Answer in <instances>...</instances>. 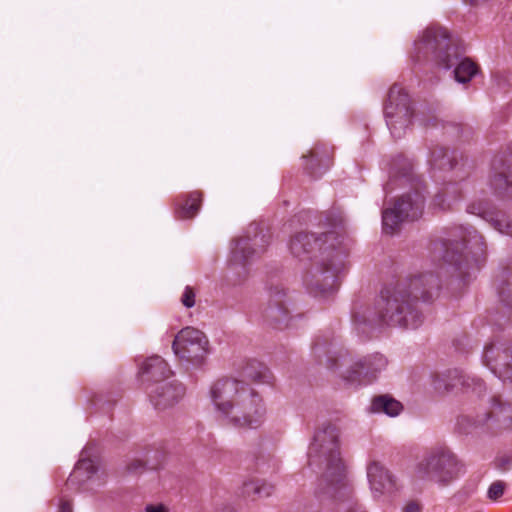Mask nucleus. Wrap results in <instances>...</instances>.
Listing matches in <instances>:
<instances>
[{"label":"nucleus","mask_w":512,"mask_h":512,"mask_svg":"<svg viewBox=\"0 0 512 512\" xmlns=\"http://www.w3.org/2000/svg\"><path fill=\"white\" fill-rule=\"evenodd\" d=\"M275 491V486L262 479H252L244 482L242 494L252 500H258L270 497Z\"/></svg>","instance_id":"23"},{"label":"nucleus","mask_w":512,"mask_h":512,"mask_svg":"<svg viewBox=\"0 0 512 512\" xmlns=\"http://www.w3.org/2000/svg\"><path fill=\"white\" fill-rule=\"evenodd\" d=\"M146 512H169L168 508L163 504L148 505Z\"/></svg>","instance_id":"32"},{"label":"nucleus","mask_w":512,"mask_h":512,"mask_svg":"<svg viewBox=\"0 0 512 512\" xmlns=\"http://www.w3.org/2000/svg\"><path fill=\"white\" fill-rule=\"evenodd\" d=\"M313 350L315 354H318L320 352V346L318 343L314 345Z\"/></svg>","instance_id":"38"},{"label":"nucleus","mask_w":512,"mask_h":512,"mask_svg":"<svg viewBox=\"0 0 512 512\" xmlns=\"http://www.w3.org/2000/svg\"><path fill=\"white\" fill-rule=\"evenodd\" d=\"M402 404L389 395H380L373 399L371 411L376 413H385L388 416H397L402 410Z\"/></svg>","instance_id":"25"},{"label":"nucleus","mask_w":512,"mask_h":512,"mask_svg":"<svg viewBox=\"0 0 512 512\" xmlns=\"http://www.w3.org/2000/svg\"><path fill=\"white\" fill-rule=\"evenodd\" d=\"M443 259L446 263L461 266V259L468 262L471 255L476 261L485 255L486 245L484 238L474 228H465L461 236V243L455 237L444 244Z\"/></svg>","instance_id":"6"},{"label":"nucleus","mask_w":512,"mask_h":512,"mask_svg":"<svg viewBox=\"0 0 512 512\" xmlns=\"http://www.w3.org/2000/svg\"><path fill=\"white\" fill-rule=\"evenodd\" d=\"M210 397L216 409L236 427L255 428L265 417L262 397L245 381L218 379L210 387Z\"/></svg>","instance_id":"3"},{"label":"nucleus","mask_w":512,"mask_h":512,"mask_svg":"<svg viewBox=\"0 0 512 512\" xmlns=\"http://www.w3.org/2000/svg\"><path fill=\"white\" fill-rule=\"evenodd\" d=\"M469 212L486 220L495 230L507 236H512V219L501 211L488 210L481 205L472 204Z\"/></svg>","instance_id":"18"},{"label":"nucleus","mask_w":512,"mask_h":512,"mask_svg":"<svg viewBox=\"0 0 512 512\" xmlns=\"http://www.w3.org/2000/svg\"><path fill=\"white\" fill-rule=\"evenodd\" d=\"M303 158L307 160L306 169L315 175H321L331 162L329 151L320 146H315L307 154L303 155Z\"/></svg>","instance_id":"20"},{"label":"nucleus","mask_w":512,"mask_h":512,"mask_svg":"<svg viewBox=\"0 0 512 512\" xmlns=\"http://www.w3.org/2000/svg\"><path fill=\"white\" fill-rule=\"evenodd\" d=\"M367 477L371 490L382 494L386 489L392 487V478L388 471L379 462L372 461L367 467Z\"/></svg>","instance_id":"19"},{"label":"nucleus","mask_w":512,"mask_h":512,"mask_svg":"<svg viewBox=\"0 0 512 512\" xmlns=\"http://www.w3.org/2000/svg\"><path fill=\"white\" fill-rule=\"evenodd\" d=\"M484 359L493 374L502 381H512V348L504 345H490L485 348Z\"/></svg>","instance_id":"13"},{"label":"nucleus","mask_w":512,"mask_h":512,"mask_svg":"<svg viewBox=\"0 0 512 512\" xmlns=\"http://www.w3.org/2000/svg\"><path fill=\"white\" fill-rule=\"evenodd\" d=\"M498 294L503 303L508 306H512V279L499 285Z\"/></svg>","instance_id":"29"},{"label":"nucleus","mask_w":512,"mask_h":512,"mask_svg":"<svg viewBox=\"0 0 512 512\" xmlns=\"http://www.w3.org/2000/svg\"><path fill=\"white\" fill-rule=\"evenodd\" d=\"M402 208H403V209H406V210H409V209H410V205L406 203V204H404V205L402 206Z\"/></svg>","instance_id":"39"},{"label":"nucleus","mask_w":512,"mask_h":512,"mask_svg":"<svg viewBox=\"0 0 512 512\" xmlns=\"http://www.w3.org/2000/svg\"><path fill=\"white\" fill-rule=\"evenodd\" d=\"M387 366V359L381 354H373L356 361L349 370L343 375V378L350 383L360 382L362 380L371 381L376 378L378 373Z\"/></svg>","instance_id":"14"},{"label":"nucleus","mask_w":512,"mask_h":512,"mask_svg":"<svg viewBox=\"0 0 512 512\" xmlns=\"http://www.w3.org/2000/svg\"><path fill=\"white\" fill-rule=\"evenodd\" d=\"M60 512H73L72 505L68 500H61L60 502Z\"/></svg>","instance_id":"35"},{"label":"nucleus","mask_w":512,"mask_h":512,"mask_svg":"<svg viewBox=\"0 0 512 512\" xmlns=\"http://www.w3.org/2000/svg\"><path fill=\"white\" fill-rule=\"evenodd\" d=\"M424 208V197L418 193L405 194L400 197L393 208L382 212L383 231L394 234L405 220H417L421 217Z\"/></svg>","instance_id":"7"},{"label":"nucleus","mask_w":512,"mask_h":512,"mask_svg":"<svg viewBox=\"0 0 512 512\" xmlns=\"http://www.w3.org/2000/svg\"><path fill=\"white\" fill-rule=\"evenodd\" d=\"M433 203L435 206L439 207L440 209H446L449 207L448 205H446V200H445L444 196L441 194L435 196Z\"/></svg>","instance_id":"33"},{"label":"nucleus","mask_w":512,"mask_h":512,"mask_svg":"<svg viewBox=\"0 0 512 512\" xmlns=\"http://www.w3.org/2000/svg\"><path fill=\"white\" fill-rule=\"evenodd\" d=\"M416 59L432 58L441 66V59H447L451 55V47L447 30L443 28H428L424 31L414 45Z\"/></svg>","instance_id":"10"},{"label":"nucleus","mask_w":512,"mask_h":512,"mask_svg":"<svg viewBox=\"0 0 512 512\" xmlns=\"http://www.w3.org/2000/svg\"><path fill=\"white\" fill-rule=\"evenodd\" d=\"M251 239L249 237H241L231 249L230 265L234 269L244 266L250 258L256 253L255 249L251 246Z\"/></svg>","instance_id":"22"},{"label":"nucleus","mask_w":512,"mask_h":512,"mask_svg":"<svg viewBox=\"0 0 512 512\" xmlns=\"http://www.w3.org/2000/svg\"><path fill=\"white\" fill-rule=\"evenodd\" d=\"M440 277L424 272L386 287L376 303L372 325L418 328L423 322L417 304L432 300L440 289Z\"/></svg>","instance_id":"1"},{"label":"nucleus","mask_w":512,"mask_h":512,"mask_svg":"<svg viewBox=\"0 0 512 512\" xmlns=\"http://www.w3.org/2000/svg\"><path fill=\"white\" fill-rule=\"evenodd\" d=\"M489 184L497 196L512 197V166L502 161H495Z\"/></svg>","instance_id":"15"},{"label":"nucleus","mask_w":512,"mask_h":512,"mask_svg":"<svg viewBox=\"0 0 512 512\" xmlns=\"http://www.w3.org/2000/svg\"><path fill=\"white\" fill-rule=\"evenodd\" d=\"M505 490V483L502 481L493 482L487 492V496L491 500H497L500 498Z\"/></svg>","instance_id":"30"},{"label":"nucleus","mask_w":512,"mask_h":512,"mask_svg":"<svg viewBox=\"0 0 512 512\" xmlns=\"http://www.w3.org/2000/svg\"><path fill=\"white\" fill-rule=\"evenodd\" d=\"M95 472L96 466L94 462L91 459L81 458L67 479L66 486H79L86 482Z\"/></svg>","instance_id":"24"},{"label":"nucleus","mask_w":512,"mask_h":512,"mask_svg":"<svg viewBox=\"0 0 512 512\" xmlns=\"http://www.w3.org/2000/svg\"><path fill=\"white\" fill-rule=\"evenodd\" d=\"M309 461L322 467L326 493L339 500L350 498L353 489L340 451V429L330 423L319 427L309 448Z\"/></svg>","instance_id":"4"},{"label":"nucleus","mask_w":512,"mask_h":512,"mask_svg":"<svg viewBox=\"0 0 512 512\" xmlns=\"http://www.w3.org/2000/svg\"><path fill=\"white\" fill-rule=\"evenodd\" d=\"M448 159L451 160V163H452V168L454 167V157H452L449 153V151L447 150V156L443 159V161H447Z\"/></svg>","instance_id":"37"},{"label":"nucleus","mask_w":512,"mask_h":512,"mask_svg":"<svg viewBox=\"0 0 512 512\" xmlns=\"http://www.w3.org/2000/svg\"><path fill=\"white\" fill-rule=\"evenodd\" d=\"M146 390L151 403L158 410L174 406L185 395V387L176 380L149 384Z\"/></svg>","instance_id":"12"},{"label":"nucleus","mask_w":512,"mask_h":512,"mask_svg":"<svg viewBox=\"0 0 512 512\" xmlns=\"http://www.w3.org/2000/svg\"><path fill=\"white\" fill-rule=\"evenodd\" d=\"M447 156V149L444 147H436L431 151L430 162L433 166L438 169H452L451 160L443 161V159Z\"/></svg>","instance_id":"28"},{"label":"nucleus","mask_w":512,"mask_h":512,"mask_svg":"<svg viewBox=\"0 0 512 512\" xmlns=\"http://www.w3.org/2000/svg\"><path fill=\"white\" fill-rule=\"evenodd\" d=\"M461 471V465L455 455L446 448L431 450L417 464L415 473L420 479H427L448 485L455 480Z\"/></svg>","instance_id":"5"},{"label":"nucleus","mask_w":512,"mask_h":512,"mask_svg":"<svg viewBox=\"0 0 512 512\" xmlns=\"http://www.w3.org/2000/svg\"><path fill=\"white\" fill-rule=\"evenodd\" d=\"M486 1L487 0H464L465 3L473 5V6L480 5V4H482V3L486 2Z\"/></svg>","instance_id":"36"},{"label":"nucleus","mask_w":512,"mask_h":512,"mask_svg":"<svg viewBox=\"0 0 512 512\" xmlns=\"http://www.w3.org/2000/svg\"><path fill=\"white\" fill-rule=\"evenodd\" d=\"M404 512H421V507L416 502H410L404 507Z\"/></svg>","instance_id":"34"},{"label":"nucleus","mask_w":512,"mask_h":512,"mask_svg":"<svg viewBox=\"0 0 512 512\" xmlns=\"http://www.w3.org/2000/svg\"><path fill=\"white\" fill-rule=\"evenodd\" d=\"M181 303L186 308H191L195 305V292L192 287L186 286L181 296Z\"/></svg>","instance_id":"31"},{"label":"nucleus","mask_w":512,"mask_h":512,"mask_svg":"<svg viewBox=\"0 0 512 512\" xmlns=\"http://www.w3.org/2000/svg\"><path fill=\"white\" fill-rule=\"evenodd\" d=\"M143 381L149 384L165 382L171 375V370L166 361L160 356L147 358L140 367Z\"/></svg>","instance_id":"17"},{"label":"nucleus","mask_w":512,"mask_h":512,"mask_svg":"<svg viewBox=\"0 0 512 512\" xmlns=\"http://www.w3.org/2000/svg\"><path fill=\"white\" fill-rule=\"evenodd\" d=\"M240 376L244 380L257 383H268L271 379L269 369L257 360H248L240 368Z\"/></svg>","instance_id":"21"},{"label":"nucleus","mask_w":512,"mask_h":512,"mask_svg":"<svg viewBox=\"0 0 512 512\" xmlns=\"http://www.w3.org/2000/svg\"><path fill=\"white\" fill-rule=\"evenodd\" d=\"M291 253L301 261H312L305 281L311 292L326 294L333 290L336 274L343 267L344 252L334 232L316 236L297 233L290 241Z\"/></svg>","instance_id":"2"},{"label":"nucleus","mask_w":512,"mask_h":512,"mask_svg":"<svg viewBox=\"0 0 512 512\" xmlns=\"http://www.w3.org/2000/svg\"><path fill=\"white\" fill-rule=\"evenodd\" d=\"M441 66L445 69L454 68L455 80L459 83L469 82L479 71L475 62L469 58L460 59L457 54L447 56V59H441Z\"/></svg>","instance_id":"16"},{"label":"nucleus","mask_w":512,"mask_h":512,"mask_svg":"<svg viewBox=\"0 0 512 512\" xmlns=\"http://www.w3.org/2000/svg\"><path fill=\"white\" fill-rule=\"evenodd\" d=\"M386 124L395 138H400L410 123L412 110L408 94L398 85H393L384 105Z\"/></svg>","instance_id":"8"},{"label":"nucleus","mask_w":512,"mask_h":512,"mask_svg":"<svg viewBox=\"0 0 512 512\" xmlns=\"http://www.w3.org/2000/svg\"><path fill=\"white\" fill-rule=\"evenodd\" d=\"M201 202L202 194L198 191L191 192L176 209L177 217L180 219L193 218L198 213Z\"/></svg>","instance_id":"26"},{"label":"nucleus","mask_w":512,"mask_h":512,"mask_svg":"<svg viewBox=\"0 0 512 512\" xmlns=\"http://www.w3.org/2000/svg\"><path fill=\"white\" fill-rule=\"evenodd\" d=\"M460 381L461 379L457 371H448L432 376V386L440 394L451 391Z\"/></svg>","instance_id":"27"},{"label":"nucleus","mask_w":512,"mask_h":512,"mask_svg":"<svg viewBox=\"0 0 512 512\" xmlns=\"http://www.w3.org/2000/svg\"><path fill=\"white\" fill-rule=\"evenodd\" d=\"M285 289L275 286L270 289L269 300L263 311L265 321L276 329L288 327L291 315Z\"/></svg>","instance_id":"11"},{"label":"nucleus","mask_w":512,"mask_h":512,"mask_svg":"<svg viewBox=\"0 0 512 512\" xmlns=\"http://www.w3.org/2000/svg\"><path fill=\"white\" fill-rule=\"evenodd\" d=\"M206 335L193 327H185L176 335L172 349L176 356L192 364L202 363L208 353Z\"/></svg>","instance_id":"9"}]
</instances>
